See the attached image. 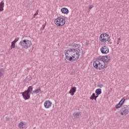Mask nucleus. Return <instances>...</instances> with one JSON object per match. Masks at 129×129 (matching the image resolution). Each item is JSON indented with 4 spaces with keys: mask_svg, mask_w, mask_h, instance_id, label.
Masks as SVG:
<instances>
[{
    "mask_svg": "<svg viewBox=\"0 0 129 129\" xmlns=\"http://www.w3.org/2000/svg\"><path fill=\"white\" fill-rule=\"evenodd\" d=\"M52 101L47 100L44 102L43 105L46 109H49V108H51V107H52Z\"/></svg>",
    "mask_w": 129,
    "mask_h": 129,
    "instance_id": "obj_8",
    "label": "nucleus"
},
{
    "mask_svg": "<svg viewBox=\"0 0 129 129\" xmlns=\"http://www.w3.org/2000/svg\"><path fill=\"white\" fill-rule=\"evenodd\" d=\"M90 99L91 100H95V93H93L91 96Z\"/></svg>",
    "mask_w": 129,
    "mask_h": 129,
    "instance_id": "obj_20",
    "label": "nucleus"
},
{
    "mask_svg": "<svg viewBox=\"0 0 129 129\" xmlns=\"http://www.w3.org/2000/svg\"><path fill=\"white\" fill-rule=\"evenodd\" d=\"M4 76V71L3 70H0V79Z\"/></svg>",
    "mask_w": 129,
    "mask_h": 129,
    "instance_id": "obj_22",
    "label": "nucleus"
},
{
    "mask_svg": "<svg viewBox=\"0 0 129 129\" xmlns=\"http://www.w3.org/2000/svg\"><path fill=\"white\" fill-rule=\"evenodd\" d=\"M120 42V38H118V39L116 40V44L117 45H118V44H119V43Z\"/></svg>",
    "mask_w": 129,
    "mask_h": 129,
    "instance_id": "obj_24",
    "label": "nucleus"
},
{
    "mask_svg": "<svg viewBox=\"0 0 129 129\" xmlns=\"http://www.w3.org/2000/svg\"><path fill=\"white\" fill-rule=\"evenodd\" d=\"M28 93L32 94V92H33V86H30L28 88L27 90L26 91Z\"/></svg>",
    "mask_w": 129,
    "mask_h": 129,
    "instance_id": "obj_18",
    "label": "nucleus"
},
{
    "mask_svg": "<svg viewBox=\"0 0 129 129\" xmlns=\"http://www.w3.org/2000/svg\"><path fill=\"white\" fill-rule=\"evenodd\" d=\"M4 8H5V2L1 1L0 3V12H3L4 10Z\"/></svg>",
    "mask_w": 129,
    "mask_h": 129,
    "instance_id": "obj_17",
    "label": "nucleus"
},
{
    "mask_svg": "<svg viewBox=\"0 0 129 129\" xmlns=\"http://www.w3.org/2000/svg\"><path fill=\"white\" fill-rule=\"evenodd\" d=\"M38 15H39V10L36 11V13L33 15V18H36V16H38Z\"/></svg>",
    "mask_w": 129,
    "mask_h": 129,
    "instance_id": "obj_23",
    "label": "nucleus"
},
{
    "mask_svg": "<svg viewBox=\"0 0 129 129\" xmlns=\"http://www.w3.org/2000/svg\"><path fill=\"white\" fill-rule=\"evenodd\" d=\"M93 66L96 70H104L107 68L106 63L101 59H96L93 63Z\"/></svg>",
    "mask_w": 129,
    "mask_h": 129,
    "instance_id": "obj_2",
    "label": "nucleus"
},
{
    "mask_svg": "<svg viewBox=\"0 0 129 129\" xmlns=\"http://www.w3.org/2000/svg\"><path fill=\"white\" fill-rule=\"evenodd\" d=\"M93 5H90L89 7V11H90V10H91V9H92L93 8Z\"/></svg>",
    "mask_w": 129,
    "mask_h": 129,
    "instance_id": "obj_26",
    "label": "nucleus"
},
{
    "mask_svg": "<svg viewBox=\"0 0 129 129\" xmlns=\"http://www.w3.org/2000/svg\"><path fill=\"white\" fill-rule=\"evenodd\" d=\"M100 52L102 53V54H104L106 55L107 54H108L109 53V48L106 45H103L101 47L100 49Z\"/></svg>",
    "mask_w": 129,
    "mask_h": 129,
    "instance_id": "obj_7",
    "label": "nucleus"
},
{
    "mask_svg": "<svg viewBox=\"0 0 129 129\" xmlns=\"http://www.w3.org/2000/svg\"><path fill=\"white\" fill-rule=\"evenodd\" d=\"M40 91H41V89L40 88H38L36 89L35 90H34L33 91V93H35V94H37V93H39Z\"/></svg>",
    "mask_w": 129,
    "mask_h": 129,
    "instance_id": "obj_21",
    "label": "nucleus"
},
{
    "mask_svg": "<svg viewBox=\"0 0 129 129\" xmlns=\"http://www.w3.org/2000/svg\"><path fill=\"white\" fill-rule=\"evenodd\" d=\"M54 23L57 27H63L66 23V20L64 18L60 16L55 19Z\"/></svg>",
    "mask_w": 129,
    "mask_h": 129,
    "instance_id": "obj_5",
    "label": "nucleus"
},
{
    "mask_svg": "<svg viewBox=\"0 0 129 129\" xmlns=\"http://www.w3.org/2000/svg\"><path fill=\"white\" fill-rule=\"evenodd\" d=\"M76 87H71L69 93L72 96H73L74 94H75V92H76Z\"/></svg>",
    "mask_w": 129,
    "mask_h": 129,
    "instance_id": "obj_13",
    "label": "nucleus"
},
{
    "mask_svg": "<svg viewBox=\"0 0 129 129\" xmlns=\"http://www.w3.org/2000/svg\"><path fill=\"white\" fill-rule=\"evenodd\" d=\"M102 61H104L105 63H108L110 61V56L109 55H104L101 57Z\"/></svg>",
    "mask_w": 129,
    "mask_h": 129,
    "instance_id": "obj_11",
    "label": "nucleus"
},
{
    "mask_svg": "<svg viewBox=\"0 0 129 129\" xmlns=\"http://www.w3.org/2000/svg\"><path fill=\"white\" fill-rule=\"evenodd\" d=\"M81 115V112H75L73 113V116L75 118H78Z\"/></svg>",
    "mask_w": 129,
    "mask_h": 129,
    "instance_id": "obj_16",
    "label": "nucleus"
},
{
    "mask_svg": "<svg viewBox=\"0 0 129 129\" xmlns=\"http://www.w3.org/2000/svg\"><path fill=\"white\" fill-rule=\"evenodd\" d=\"M27 126V122L21 121L18 123V127L20 129H24Z\"/></svg>",
    "mask_w": 129,
    "mask_h": 129,
    "instance_id": "obj_12",
    "label": "nucleus"
},
{
    "mask_svg": "<svg viewBox=\"0 0 129 129\" xmlns=\"http://www.w3.org/2000/svg\"><path fill=\"white\" fill-rule=\"evenodd\" d=\"M20 45L24 49H29L33 45L31 37L28 36L23 37L22 41L20 42Z\"/></svg>",
    "mask_w": 129,
    "mask_h": 129,
    "instance_id": "obj_3",
    "label": "nucleus"
},
{
    "mask_svg": "<svg viewBox=\"0 0 129 129\" xmlns=\"http://www.w3.org/2000/svg\"><path fill=\"white\" fill-rule=\"evenodd\" d=\"M96 95H100L102 92L101 91V89H97L95 91Z\"/></svg>",
    "mask_w": 129,
    "mask_h": 129,
    "instance_id": "obj_19",
    "label": "nucleus"
},
{
    "mask_svg": "<svg viewBox=\"0 0 129 129\" xmlns=\"http://www.w3.org/2000/svg\"><path fill=\"white\" fill-rule=\"evenodd\" d=\"M120 115L125 116L129 113V105H124L120 109Z\"/></svg>",
    "mask_w": 129,
    "mask_h": 129,
    "instance_id": "obj_6",
    "label": "nucleus"
},
{
    "mask_svg": "<svg viewBox=\"0 0 129 129\" xmlns=\"http://www.w3.org/2000/svg\"><path fill=\"white\" fill-rule=\"evenodd\" d=\"M19 38L17 37L11 42V49H15L16 48V43L19 41Z\"/></svg>",
    "mask_w": 129,
    "mask_h": 129,
    "instance_id": "obj_14",
    "label": "nucleus"
},
{
    "mask_svg": "<svg viewBox=\"0 0 129 129\" xmlns=\"http://www.w3.org/2000/svg\"><path fill=\"white\" fill-rule=\"evenodd\" d=\"M99 41L101 43H109L110 42V36L107 33H102L99 36Z\"/></svg>",
    "mask_w": 129,
    "mask_h": 129,
    "instance_id": "obj_4",
    "label": "nucleus"
},
{
    "mask_svg": "<svg viewBox=\"0 0 129 129\" xmlns=\"http://www.w3.org/2000/svg\"><path fill=\"white\" fill-rule=\"evenodd\" d=\"M21 94L22 95L23 99L25 100H28V99H30V98L31 97V94H29V93H28L26 91L21 92Z\"/></svg>",
    "mask_w": 129,
    "mask_h": 129,
    "instance_id": "obj_9",
    "label": "nucleus"
},
{
    "mask_svg": "<svg viewBox=\"0 0 129 129\" xmlns=\"http://www.w3.org/2000/svg\"><path fill=\"white\" fill-rule=\"evenodd\" d=\"M124 102H125V99L123 98L121 100L119 101V103L115 105L116 108L118 109L120 108L124 104Z\"/></svg>",
    "mask_w": 129,
    "mask_h": 129,
    "instance_id": "obj_10",
    "label": "nucleus"
},
{
    "mask_svg": "<svg viewBox=\"0 0 129 129\" xmlns=\"http://www.w3.org/2000/svg\"><path fill=\"white\" fill-rule=\"evenodd\" d=\"M99 95H96L95 96V101H96V99H97V97H98V96Z\"/></svg>",
    "mask_w": 129,
    "mask_h": 129,
    "instance_id": "obj_27",
    "label": "nucleus"
},
{
    "mask_svg": "<svg viewBox=\"0 0 129 129\" xmlns=\"http://www.w3.org/2000/svg\"><path fill=\"white\" fill-rule=\"evenodd\" d=\"M73 48L67 49L64 53V61L66 62H75L80 58V45L74 43Z\"/></svg>",
    "mask_w": 129,
    "mask_h": 129,
    "instance_id": "obj_1",
    "label": "nucleus"
},
{
    "mask_svg": "<svg viewBox=\"0 0 129 129\" xmlns=\"http://www.w3.org/2000/svg\"><path fill=\"white\" fill-rule=\"evenodd\" d=\"M60 12L61 14H63L64 15H68L69 14V10L65 7L61 8Z\"/></svg>",
    "mask_w": 129,
    "mask_h": 129,
    "instance_id": "obj_15",
    "label": "nucleus"
},
{
    "mask_svg": "<svg viewBox=\"0 0 129 129\" xmlns=\"http://www.w3.org/2000/svg\"><path fill=\"white\" fill-rule=\"evenodd\" d=\"M97 87H98L99 88H102V87H103V85L99 84L97 85Z\"/></svg>",
    "mask_w": 129,
    "mask_h": 129,
    "instance_id": "obj_25",
    "label": "nucleus"
}]
</instances>
